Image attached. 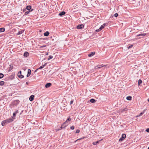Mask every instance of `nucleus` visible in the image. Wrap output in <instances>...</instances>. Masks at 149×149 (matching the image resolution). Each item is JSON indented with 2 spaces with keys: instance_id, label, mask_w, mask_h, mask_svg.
<instances>
[{
  "instance_id": "3",
  "label": "nucleus",
  "mask_w": 149,
  "mask_h": 149,
  "mask_svg": "<svg viewBox=\"0 0 149 149\" xmlns=\"http://www.w3.org/2000/svg\"><path fill=\"white\" fill-rule=\"evenodd\" d=\"M106 66V65H97L96 67H95V69H99V68H101L102 67Z\"/></svg>"
},
{
  "instance_id": "38",
  "label": "nucleus",
  "mask_w": 149,
  "mask_h": 149,
  "mask_svg": "<svg viewBox=\"0 0 149 149\" xmlns=\"http://www.w3.org/2000/svg\"><path fill=\"white\" fill-rule=\"evenodd\" d=\"M146 131L148 132H149V128H148L146 130Z\"/></svg>"
},
{
  "instance_id": "15",
  "label": "nucleus",
  "mask_w": 149,
  "mask_h": 149,
  "mask_svg": "<svg viewBox=\"0 0 149 149\" xmlns=\"http://www.w3.org/2000/svg\"><path fill=\"white\" fill-rule=\"evenodd\" d=\"M127 111V109L126 108H125L123 109H121L120 110V111L122 113H123V112H124L125 111L126 112Z\"/></svg>"
},
{
  "instance_id": "16",
  "label": "nucleus",
  "mask_w": 149,
  "mask_h": 149,
  "mask_svg": "<svg viewBox=\"0 0 149 149\" xmlns=\"http://www.w3.org/2000/svg\"><path fill=\"white\" fill-rule=\"evenodd\" d=\"M5 30L4 28H0V33L4 32Z\"/></svg>"
},
{
  "instance_id": "5",
  "label": "nucleus",
  "mask_w": 149,
  "mask_h": 149,
  "mask_svg": "<svg viewBox=\"0 0 149 149\" xmlns=\"http://www.w3.org/2000/svg\"><path fill=\"white\" fill-rule=\"evenodd\" d=\"M46 65H47V63H45L44 65H43L40 66L39 68L35 70V71L36 72L37 70L38 69L43 68Z\"/></svg>"
},
{
  "instance_id": "30",
  "label": "nucleus",
  "mask_w": 149,
  "mask_h": 149,
  "mask_svg": "<svg viewBox=\"0 0 149 149\" xmlns=\"http://www.w3.org/2000/svg\"><path fill=\"white\" fill-rule=\"evenodd\" d=\"M53 57L52 56H51V55L49 56V58H48V60H49L50 59H52L53 58Z\"/></svg>"
},
{
  "instance_id": "34",
  "label": "nucleus",
  "mask_w": 149,
  "mask_h": 149,
  "mask_svg": "<svg viewBox=\"0 0 149 149\" xmlns=\"http://www.w3.org/2000/svg\"><path fill=\"white\" fill-rule=\"evenodd\" d=\"M132 46H133V45H130L128 47H127V48H128V49H130V48H132Z\"/></svg>"
},
{
  "instance_id": "37",
  "label": "nucleus",
  "mask_w": 149,
  "mask_h": 149,
  "mask_svg": "<svg viewBox=\"0 0 149 149\" xmlns=\"http://www.w3.org/2000/svg\"><path fill=\"white\" fill-rule=\"evenodd\" d=\"M101 30H100V29L99 28V29H97L96 30V31L97 32H99Z\"/></svg>"
},
{
  "instance_id": "18",
  "label": "nucleus",
  "mask_w": 149,
  "mask_h": 149,
  "mask_svg": "<svg viewBox=\"0 0 149 149\" xmlns=\"http://www.w3.org/2000/svg\"><path fill=\"white\" fill-rule=\"evenodd\" d=\"M24 30L19 31V32L17 33V35H19L22 34V33H23L24 32Z\"/></svg>"
},
{
  "instance_id": "46",
  "label": "nucleus",
  "mask_w": 149,
  "mask_h": 149,
  "mask_svg": "<svg viewBox=\"0 0 149 149\" xmlns=\"http://www.w3.org/2000/svg\"><path fill=\"white\" fill-rule=\"evenodd\" d=\"M46 54L47 55H48V54L47 53Z\"/></svg>"
},
{
  "instance_id": "40",
  "label": "nucleus",
  "mask_w": 149,
  "mask_h": 149,
  "mask_svg": "<svg viewBox=\"0 0 149 149\" xmlns=\"http://www.w3.org/2000/svg\"><path fill=\"white\" fill-rule=\"evenodd\" d=\"M68 123V121L67 120H66L65 122L63 123L64 124H66Z\"/></svg>"
},
{
  "instance_id": "14",
  "label": "nucleus",
  "mask_w": 149,
  "mask_h": 149,
  "mask_svg": "<svg viewBox=\"0 0 149 149\" xmlns=\"http://www.w3.org/2000/svg\"><path fill=\"white\" fill-rule=\"evenodd\" d=\"M145 111H146L145 109L143 110V112L141 113H140V114L139 115L137 116V117H139V116H141L144 113Z\"/></svg>"
},
{
  "instance_id": "9",
  "label": "nucleus",
  "mask_w": 149,
  "mask_h": 149,
  "mask_svg": "<svg viewBox=\"0 0 149 149\" xmlns=\"http://www.w3.org/2000/svg\"><path fill=\"white\" fill-rule=\"evenodd\" d=\"M34 96L33 95H31L29 98V100L31 101H32L34 99Z\"/></svg>"
},
{
  "instance_id": "43",
  "label": "nucleus",
  "mask_w": 149,
  "mask_h": 149,
  "mask_svg": "<svg viewBox=\"0 0 149 149\" xmlns=\"http://www.w3.org/2000/svg\"><path fill=\"white\" fill-rule=\"evenodd\" d=\"M46 46V45H43V46H41L40 47H45Z\"/></svg>"
},
{
  "instance_id": "26",
  "label": "nucleus",
  "mask_w": 149,
  "mask_h": 149,
  "mask_svg": "<svg viewBox=\"0 0 149 149\" xmlns=\"http://www.w3.org/2000/svg\"><path fill=\"white\" fill-rule=\"evenodd\" d=\"M4 82L3 81H2L0 82V85L1 86H3L4 85Z\"/></svg>"
},
{
  "instance_id": "23",
  "label": "nucleus",
  "mask_w": 149,
  "mask_h": 149,
  "mask_svg": "<svg viewBox=\"0 0 149 149\" xmlns=\"http://www.w3.org/2000/svg\"><path fill=\"white\" fill-rule=\"evenodd\" d=\"M142 83V81L141 79H139L138 81V85H140Z\"/></svg>"
},
{
  "instance_id": "22",
  "label": "nucleus",
  "mask_w": 149,
  "mask_h": 149,
  "mask_svg": "<svg viewBox=\"0 0 149 149\" xmlns=\"http://www.w3.org/2000/svg\"><path fill=\"white\" fill-rule=\"evenodd\" d=\"M66 125H65V124H64V123L61 125V129H62L64 127H66Z\"/></svg>"
},
{
  "instance_id": "35",
  "label": "nucleus",
  "mask_w": 149,
  "mask_h": 149,
  "mask_svg": "<svg viewBox=\"0 0 149 149\" xmlns=\"http://www.w3.org/2000/svg\"><path fill=\"white\" fill-rule=\"evenodd\" d=\"M80 132V131L79 130H77L76 131V133H79Z\"/></svg>"
},
{
  "instance_id": "42",
  "label": "nucleus",
  "mask_w": 149,
  "mask_h": 149,
  "mask_svg": "<svg viewBox=\"0 0 149 149\" xmlns=\"http://www.w3.org/2000/svg\"><path fill=\"white\" fill-rule=\"evenodd\" d=\"M1 124L2 125L4 126L5 125V123H4L2 122L1 123Z\"/></svg>"
},
{
  "instance_id": "13",
  "label": "nucleus",
  "mask_w": 149,
  "mask_h": 149,
  "mask_svg": "<svg viewBox=\"0 0 149 149\" xmlns=\"http://www.w3.org/2000/svg\"><path fill=\"white\" fill-rule=\"evenodd\" d=\"M49 34V32L48 31H47L44 34V35L45 36H47Z\"/></svg>"
},
{
  "instance_id": "10",
  "label": "nucleus",
  "mask_w": 149,
  "mask_h": 149,
  "mask_svg": "<svg viewBox=\"0 0 149 149\" xmlns=\"http://www.w3.org/2000/svg\"><path fill=\"white\" fill-rule=\"evenodd\" d=\"M24 56L25 57H27L29 56V54L28 52H26L24 53Z\"/></svg>"
},
{
  "instance_id": "11",
  "label": "nucleus",
  "mask_w": 149,
  "mask_h": 149,
  "mask_svg": "<svg viewBox=\"0 0 149 149\" xmlns=\"http://www.w3.org/2000/svg\"><path fill=\"white\" fill-rule=\"evenodd\" d=\"M65 14V11H62L59 13L58 15L59 16H62Z\"/></svg>"
},
{
  "instance_id": "4",
  "label": "nucleus",
  "mask_w": 149,
  "mask_h": 149,
  "mask_svg": "<svg viewBox=\"0 0 149 149\" xmlns=\"http://www.w3.org/2000/svg\"><path fill=\"white\" fill-rule=\"evenodd\" d=\"M84 27V25L83 24H80L78 25L77 27V29H81L82 28Z\"/></svg>"
},
{
  "instance_id": "36",
  "label": "nucleus",
  "mask_w": 149,
  "mask_h": 149,
  "mask_svg": "<svg viewBox=\"0 0 149 149\" xmlns=\"http://www.w3.org/2000/svg\"><path fill=\"white\" fill-rule=\"evenodd\" d=\"M71 118H70L69 117L68 118L67 120H67V121H70L71 120Z\"/></svg>"
},
{
  "instance_id": "32",
  "label": "nucleus",
  "mask_w": 149,
  "mask_h": 149,
  "mask_svg": "<svg viewBox=\"0 0 149 149\" xmlns=\"http://www.w3.org/2000/svg\"><path fill=\"white\" fill-rule=\"evenodd\" d=\"M118 16V14L117 13H116L115 14L114 16L115 17H117Z\"/></svg>"
},
{
  "instance_id": "25",
  "label": "nucleus",
  "mask_w": 149,
  "mask_h": 149,
  "mask_svg": "<svg viewBox=\"0 0 149 149\" xmlns=\"http://www.w3.org/2000/svg\"><path fill=\"white\" fill-rule=\"evenodd\" d=\"M126 99L127 100H130L132 99V97L131 96H128L127 97Z\"/></svg>"
},
{
  "instance_id": "47",
  "label": "nucleus",
  "mask_w": 149,
  "mask_h": 149,
  "mask_svg": "<svg viewBox=\"0 0 149 149\" xmlns=\"http://www.w3.org/2000/svg\"><path fill=\"white\" fill-rule=\"evenodd\" d=\"M148 101L149 102V99H148Z\"/></svg>"
},
{
  "instance_id": "8",
  "label": "nucleus",
  "mask_w": 149,
  "mask_h": 149,
  "mask_svg": "<svg viewBox=\"0 0 149 149\" xmlns=\"http://www.w3.org/2000/svg\"><path fill=\"white\" fill-rule=\"evenodd\" d=\"M31 71L30 69H29L28 70V74L27 75V77H29L30 75L31 74Z\"/></svg>"
},
{
  "instance_id": "7",
  "label": "nucleus",
  "mask_w": 149,
  "mask_h": 149,
  "mask_svg": "<svg viewBox=\"0 0 149 149\" xmlns=\"http://www.w3.org/2000/svg\"><path fill=\"white\" fill-rule=\"evenodd\" d=\"M51 84L50 83H47L46 84L45 87L47 88H48L51 85Z\"/></svg>"
},
{
  "instance_id": "39",
  "label": "nucleus",
  "mask_w": 149,
  "mask_h": 149,
  "mask_svg": "<svg viewBox=\"0 0 149 149\" xmlns=\"http://www.w3.org/2000/svg\"><path fill=\"white\" fill-rule=\"evenodd\" d=\"M26 9H23V11L24 12H26Z\"/></svg>"
},
{
  "instance_id": "41",
  "label": "nucleus",
  "mask_w": 149,
  "mask_h": 149,
  "mask_svg": "<svg viewBox=\"0 0 149 149\" xmlns=\"http://www.w3.org/2000/svg\"><path fill=\"white\" fill-rule=\"evenodd\" d=\"M73 100L71 101L70 102V104H72L73 103Z\"/></svg>"
},
{
  "instance_id": "21",
  "label": "nucleus",
  "mask_w": 149,
  "mask_h": 149,
  "mask_svg": "<svg viewBox=\"0 0 149 149\" xmlns=\"http://www.w3.org/2000/svg\"><path fill=\"white\" fill-rule=\"evenodd\" d=\"M18 113V111L17 110L13 113V116L15 117L16 116V114Z\"/></svg>"
},
{
  "instance_id": "28",
  "label": "nucleus",
  "mask_w": 149,
  "mask_h": 149,
  "mask_svg": "<svg viewBox=\"0 0 149 149\" xmlns=\"http://www.w3.org/2000/svg\"><path fill=\"white\" fill-rule=\"evenodd\" d=\"M3 76L4 75L2 73H0V79L2 78Z\"/></svg>"
},
{
  "instance_id": "19",
  "label": "nucleus",
  "mask_w": 149,
  "mask_h": 149,
  "mask_svg": "<svg viewBox=\"0 0 149 149\" xmlns=\"http://www.w3.org/2000/svg\"><path fill=\"white\" fill-rule=\"evenodd\" d=\"M105 25V24H104L102 25H101L100 28V30H101L102 29H103Z\"/></svg>"
},
{
  "instance_id": "2",
  "label": "nucleus",
  "mask_w": 149,
  "mask_h": 149,
  "mask_svg": "<svg viewBox=\"0 0 149 149\" xmlns=\"http://www.w3.org/2000/svg\"><path fill=\"white\" fill-rule=\"evenodd\" d=\"M18 76L20 78H22L24 77V76L21 74V71H19L18 73Z\"/></svg>"
},
{
  "instance_id": "6",
  "label": "nucleus",
  "mask_w": 149,
  "mask_h": 149,
  "mask_svg": "<svg viewBox=\"0 0 149 149\" xmlns=\"http://www.w3.org/2000/svg\"><path fill=\"white\" fill-rule=\"evenodd\" d=\"M95 54V52H92L90 53L88 55V56L90 57L93 56Z\"/></svg>"
},
{
  "instance_id": "24",
  "label": "nucleus",
  "mask_w": 149,
  "mask_h": 149,
  "mask_svg": "<svg viewBox=\"0 0 149 149\" xmlns=\"http://www.w3.org/2000/svg\"><path fill=\"white\" fill-rule=\"evenodd\" d=\"M146 34L145 33H143V34H140L137 36V37H138L139 36H143L146 35Z\"/></svg>"
},
{
  "instance_id": "20",
  "label": "nucleus",
  "mask_w": 149,
  "mask_h": 149,
  "mask_svg": "<svg viewBox=\"0 0 149 149\" xmlns=\"http://www.w3.org/2000/svg\"><path fill=\"white\" fill-rule=\"evenodd\" d=\"M33 10V9H32L31 10H28V11H26L25 13V15H27L29 13V12L32 11Z\"/></svg>"
},
{
  "instance_id": "31",
  "label": "nucleus",
  "mask_w": 149,
  "mask_h": 149,
  "mask_svg": "<svg viewBox=\"0 0 149 149\" xmlns=\"http://www.w3.org/2000/svg\"><path fill=\"white\" fill-rule=\"evenodd\" d=\"M99 143L98 141H97L96 142H94L93 143V144L94 145H96L97 143Z\"/></svg>"
},
{
  "instance_id": "48",
  "label": "nucleus",
  "mask_w": 149,
  "mask_h": 149,
  "mask_svg": "<svg viewBox=\"0 0 149 149\" xmlns=\"http://www.w3.org/2000/svg\"><path fill=\"white\" fill-rule=\"evenodd\" d=\"M148 149H149V147L148 148Z\"/></svg>"
},
{
  "instance_id": "27",
  "label": "nucleus",
  "mask_w": 149,
  "mask_h": 149,
  "mask_svg": "<svg viewBox=\"0 0 149 149\" xmlns=\"http://www.w3.org/2000/svg\"><path fill=\"white\" fill-rule=\"evenodd\" d=\"M13 120L11 119H9V120H6V121L8 123L9 122H12Z\"/></svg>"
},
{
  "instance_id": "29",
  "label": "nucleus",
  "mask_w": 149,
  "mask_h": 149,
  "mask_svg": "<svg viewBox=\"0 0 149 149\" xmlns=\"http://www.w3.org/2000/svg\"><path fill=\"white\" fill-rule=\"evenodd\" d=\"M10 68L9 70V71H10L13 68V66H11V65H10Z\"/></svg>"
},
{
  "instance_id": "17",
  "label": "nucleus",
  "mask_w": 149,
  "mask_h": 149,
  "mask_svg": "<svg viewBox=\"0 0 149 149\" xmlns=\"http://www.w3.org/2000/svg\"><path fill=\"white\" fill-rule=\"evenodd\" d=\"M90 101L92 103H95L96 102L95 100L94 99H91L90 100Z\"/></svg>"
},
{
  "instance_id": "45",
  "label": "nucleus",
  "mask_w": 149,
  "mask_h": 149,
  "mask_svg": "<svg viewBox=\"0 0 149 149\" xmlns=\"http://www.w3.org/2000/svg\"><path fill=\"white\" fill-rule=\"evenodd\" d=\"M26 84H27V85H28V82H26Z\"/></svg>"
},
{
  "instance_id": "33",
  "label": "nucleus",
  "mask_w": 149,
  "mask_h": 149,
  "mask_svg": "<svg viewBox=\"0 0 149 149\" xmlns=\"http://www.w3.org/2000/svg\"><path fill=\"white\" fill-rule=\"evenodd\" d=\"M70 129L71 130H74V127L73 126H72L70 127Z\"/></svg>"
},
{
  "instance_id": "44",
  "label": "nucleus",
  "mask_w": 149,
  "mask_h": 149,
  "mask_svg": "<svg viewBox=\"0 0 149 149\" xmlns=\"http://www.w3.org/2000/svg\"><path fill=\"white\" fill-rule=\"evenodd\" d=\"M78 140V139H77L76 141H75L74 142V143H75Z\"/></svg>"
},
{
  "instance_id": "1",
  "label": "nucleus",
  "mask_w": 149,
  "mask_h": 149,
  "mask_svg": "<svg viewBox=\"0 0 149 149\" xmlns=\"http://www.w3.org/2000/svg\"><path fill=\"white\" fill-rule=\"evenodd\" d=\"M126 137V135L125 134H123L122 135L121 137L119 139L120 141H123Z\"/></svg>"
},
{
  "instance_id": "12",
  "label": "nucleus",
  "mask_w": 149,
  "mask_h": 149,
  "mask_svg": "<svg viewBox=\"0 0 149 149\" xmlns=\"http://www.w3.org/2000/svg\"><path fill=\"white\" fill-rule=\"evenodd\" d=\"M31 6H28L26 7V9L29 10H30L31 9Z\"/></svg>"
}]
</instances>
